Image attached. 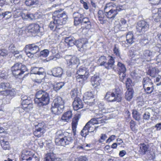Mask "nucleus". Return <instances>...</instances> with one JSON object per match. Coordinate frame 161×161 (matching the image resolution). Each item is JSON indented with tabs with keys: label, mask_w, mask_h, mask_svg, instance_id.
Masks as SVG:
<instances>
[{
	"label": "nucleus",
	"mask_w": 161,
	"mask_h": 161,
	"mask_svg": "<svg viewBox=\"0 0 161 161\" xmlns=\"http://www.w3.org/2000/svg\"><path fill=\"white\" fill-rule=\"evenodd\" d=\"M150 3L155 5H158L160 3L161 0H149Z\"/></svg>",
	"instance_id": "56"
},
{
	"label": "nucleus",
	"mask_w": 161,
	"mask_h": 161,
	"mask_svg": "<svg viewBox=\"0 0 161 161\" xmlns=\"http://www.w3.org/2000/svg\"><path fill=\"white\" fill-rule=\"evenodd\" d=\"M156 81L157 82H158L156 84L157 86L161 85V76H159L158 77H157L156 79Z\"/></svg>",
	"instance_id": "59"
},
{
	"label": "nucleus",
	"mask_w": 161,
	"mask_h": 161,
	"mask_svg": "<svg viewBox=\"0 0 161 161\" xmlns=\"http://www.w3.org/2000/svg\"><path fill=\"white\" fill-rule=\"evenodd\" d=\"M27 161H39V160L37 157H29V159Z\"/></svg>",
	"instance_id": "57"
},
{
	"label": "nucleus",
	"mask_w": 161,
	"mask_h": 161,
	"mask_svg": "<svg viewBox=\"0 0 161 161\" xmlns=\"http://www.w3.org/2000/svg\"><path fill=\"white\" fill-rule=\"evenodd\" d=\"M75 45L77 47L80 48H82L83 47V43L80 40L76 41Z\"/></svg>",
	"instance_id": "52"
},
{
	"label": "nucleus",
	"mask_w": 161,
	"mask_h": 161,
	"mask_svg": "<svg viewBox=\"0 0 161 161\" xmlns=\"http://www.w3.org/2000/svg\"><path fill=\"white\" fill-rule=\"evenodd\" d=\"M117 15V13L113 9H110L109 11L105 12V15L106 17L108 19H111V20H113L116 16Z\"/></svg>",
	"instance_id": "19"
},
{
	"label": "nucleus",
	"mask_w": 161,
	"mask_h": 161,
	"mask_svg": "<svg viewBox=\"0 0 161 161\" xmlns=\"http://www.w3.org/2000/svg\"><path fill=\"white\" fill-rule=\"evenodd\" d=\"M67 64L70 68H75L77 67L79 63V59L75 56L71 55H66L64 57Z\"/></svg>",
	"instance_id": "7"
},
{
	"label": "nucleus",
	"mask_w": 161,
	"mask_h": 161,
	"mask_svg": "<svg viewBox=\"0 0 161 161\" xmlns=\"http://www.w3.org/2000/svg\"><path fill=\"white\" fill-rule=\"evenodd\" d=\"M126 41L127 44L131 45L135 42V38L133 33L131 32H129L126 35Z\"/></svg>",
	"instance_id": "22"
},
{
	"label": "nucleus",
	"mask_w": 161,
	"mask_h": 161,
	"mask_svg": "<svg viewBox=\"0 0 161 161\" xmlns=\"http://www.w3.org/2000/svg\"><path fill=\"white\" fill-rule=\"evenodd\" d=\"M134 90L131 88H128L125 93V98L130 101L133 97Z\"/></svg>",
	"instance_id": "30"
},
{
	"label": "nucleus",
	"mask_w": 161,
	"mask_h": 161,
	"mask_svg": "<svg viewBox=\"0 0 161 161\" xmlns=\"http://www.w3.org/2000/svg\"><path fill=\"white\" fill-rule=\"evenodd\" d=\"M120 7H123L122 5H118L116 7V9H113L114 10H115L116 12L117 13V14H118V12L123 9V8H120Z\"/></svg>",
	"instance_id": "58"
},
{
	"label": "nucleus",
	"mask_w": 161,
	"mask_h": 161,
	"mask_svg": "<svg viewBox=\"0 0 161 161\" xmlns=\"http://www.w3.org/2000/svg\"><path fill=\"white\" fill-rule=\"evenodd\" d=\"M44 71V69L41 67H32L31 68V73L32 74L42 75Z\"/></svg>",
	"instance_id": "27"
},
{
	"label": "nucleus",
	"mask_w": 161,
	"mask_h": 161,
	"mask_svg": "<svg viewBox=\"0 0 161 161\" xmlns=\"http://www.w3.org/2000/svg\"><path fill=\"white\" fill-rule=\"evenodd\" d=\"M115 91L114 92H108L106 93L105 96V98L110 102H114V97L115 95Z\"/></svg>",
	"instance_id": "29"
},
{
	"label": "nucleus",
	"mask_w": 161,
	"mask_h": 161,
	"mask_svg": "<svg viewBox=\"0 0 161 161\" xmlns=\"http://www.w3.org/2000/svg\"><path fill=\"white\" fill-rule=\"evenodd\" d=\"M70 94L72 97L75 98L77 95L76 91L75 90H72L70 92Z\"/></svg>",
	"instance_id": "60"
},
{
	"label": "nucleus",
	"mask_w": 161,
	"mask_h": 161,
	"mask_svg": "<svg viewBox=\"0 0 161 161\" xmlns=\"http://www.w3.org/2000/svg\"><path fill=\"white\" fill-rule=\"evenodd\" d=\"M25 3L27 6H31L38 4L39 1L38 0H26Z\"/></svg>",
	"instance_id": "41"
},
{
	"label": "nucleus",
	"mask_w": 161,
	"mask_h": 161,
	"mask_svg": "<svg viewBox=\"0 0 161 161\" xmlns=\"http://www.w3.org/2000/svg\"><path fill=\"white\" fill-rule=\"evenodd\" d=\"M153 18L154 19L155 21L158 22L160 21V17L161 16H160L158 14L155 13L154 16H153Z\"/></svg>",
	"instance_id": "55"
},
{
	"label": "nucleus",
	"mask_w": 161,
	"mask_h": 161,
	"mask_svg": "<svg viewBox=\"0 0 161 161\" xmlns=\"http://www.w3.org/2000/svg\"><path fill=\"white\" fill-rule=\"evenodd\" d=\"M28 29L29 32L32 33H40L41 35L43 34V29L37 24H31L28 27Z\"/></svg>",
	"instance_id": "12"
},
{
	"label": "nucleus",
	"mask_w": 161,
	"mask_h": 161,
	"mask_svg": "<svg viewBox=\"0 0 161 161\" xmlns=\"http://www.w3.org/2000/svg\"><path fill=\"white\" fill-rule=\"evenodd\" d=\"M72 105L73 108L75 110H77L83 107V104L82 100L79 97L75 98Z\"/></svg>",
	"instance_id": "14"
},
{
	"label": "nucleus",
	"mask_w": 161,
	"mask_h": 161,
	"mask_svg": "<svg viewBox=\"0 0 161 161\" xmlns=\"http://www.w3.org/2000/svg\"><path fill=\"white\" fill-rule=\"evenodd\" d=\"M55 154L53 153H47L44 158V161H54Z\"/></svg>",
	"instance_id": "37"
},
{
	"label": "nucleus",
	"mask_w": 161,
	"mask_h": 161,
	"mask_svg": "<svg viewBox=\"0 0 161 161\" xmlns=\"http://www.w3.org/2000/svg\"><path fill=\"white\" fill-rule=\"evenodd\" d=\"M143 88L144 89L145 92L147 94L151 93L154 89L153 85L150 86H147L146 87Z\"/></svg>",
	"instance_id": "45"
},
{
	"label": "nucleus",
	"mask_w": 161,
	"mask_h": 161,
	"mask_svg": "<svg viewBox=\"0 0 161 161\" xmlns=\"http://www.w3.org/2000/svg\"><path fill=\"white\" fill-rule=\"evenodd\" d=\"M52 75L56 77H61L63 73V70L60 67L54 68L51 70Z\"/></svg>",
	"instance_id": "23"
},
{
	"label": "nucleus",
	"mask_w": 161,
	"mask_h": 161,
	"mask_svg": "<svg viewBox=\"0 0 161 161\" xmlns=\"http://www.w3.org/2000/svg\"><path fill=\"white\" fill-rule=\"evenodd\" d=\"M21 104L23 109L27 112L31 110L33 107L31 98H29L28 100L21 102Z\"/></svg>",
	"instance_id": "13"
},
{
	"label": "nucleus",
	"mask_w": 161,
	"mask_h": 161,
	"mask_svg": "<svg viewBox=\"0 0 161 161\" xmlns=\"http://www.w3.org/2000/svg\"><path fill=\"white\" fill-rule=\"evenodd\" d=\"M155 53L154 52H152L149 50H146L144 51L142 57L147 61H149L153 58Z\"/></svg>",
	"instance_id": "17"
},
{
	"label": "nucleus",
	"mask_w": 161,
	"mask_h": 161,
	"mask_svg": "<svg viewBox=\"0 0 161 161\" xmlns=\"http://www.w3.org/2000/svg\"><path fill=\"white\" fill-rule=\"evenodd\" d=\"M53 21L50 22L49 25V27L50 29L53 31H56L58 34L61 33V29L62 27L60 25H58L57 23L56 22L55 19H53Z\"/></svg>",
	"instance_id": "15"
},
{
	"label": "nucleus",
	"mask_w": 161,
	"mask_h": 161,
	"mask_svg": "<svg viewBox=\"0 0 161 161\" xmlns=\"http://www.w3.org/2000/svg\"><path fill=\"white\" fill-rule=\"evenodd\" d=\"M158 72V69H156L155 67H154L149 69L147 73L151 76L154 77L155 76L156 74Z\"/></svg>",
	"instance_id": "38"
},
{
	"label": "nucleus",
	"mask_w": 161,
	"mask_h": 161,
	"mask_svg": "<svg viewBox=\"0 0 161 161\" xmlns=\"http://www.w3.org/2000/svg\"><path fill=\"white\" fill-rule=\"evenodd\" d=\"M117 69L119 77V80L123 82L125 76L126 68L125 65L120 62H118L117 64Z\"/></svg>",
	"instance_id": "11"
},
{
	"label": "nucleus",
	"mask_w": 161,
	"mask_h": 161,
	"mask_svg": "<svg viewBox=\"0 0 161 161\" xmlns=\"http://www.w3.org/2000/svg\"><path fill=\"white\" fill-rule=\"evenodd\" d=\"M78 120H77L75 118H74L73 119L72 125H75V126H76L78 124Z\"/></svg>",
	"instance_id": "64"
},
{
	"label": "nucleus",
	"mask_w": 161,
	"mask_h": 161,
	"mask_svg": "<svg viewBox=\"0 0 161 161\" xmlns=\"http://www.w3.org/2000/svg\"><path fill=\"white\" fill-rule=\"evenodd\" d=\"M50 100L49 94L46 91L41 90L36 92L34 101L37 106L41 107L47 105Z\"/></svg>",
	"instance_id": "1"
},
{
	"label": "nucleus",
	"mask_w": 161,
	"mask_h": 161,
	"mask_svg": "<svg viewBox=\"0 0 161 161\" xmlns=\"http://www.w3.org/2000/svg\"><path fill=\"white\" fill-rule=\"evenodd\" d=\"M52 104L60 106L64 108V100L60 97H56L54 99Z\"/></svg>",
	"instance_id": "21"
},
{
	"label": "nucleus",
	"mask_w": 161,
	"mask_h": 161,
	"mask_svg": "<svg viewBox=\"0 0 161 161\" xmlns=\"http://www.w3.org/2000/svg\"><path fill=\"white\" fill-rule=\"evenodd\" d=\"M71 135L67 132L58 134V137L55 140L56 145L65 146L72 143L73 141V138L70 137Z\"/></svg>",
	"instance_id": "3"
},
{
	"label": "nucleus",
	"mask_w": 161,
	"mask_h": 161,
	"mask_svg": "<svg viewBox=\"0 0 161 161\" xmlns=\"http://www.w3.org/2000/svg\"><path fill=\"white\" fill-rule=\"evenodd\" d=\"M87 127L88 124H86L83 129L81 131L80 134L82 136L86 137L88 134V133L89 132L88 131Z\"/></svg>",
	"instance_id": "42"
},
{
	"label": "nucleus",
	"mask_w": 161,
	"mask_h": 161,
	"mask_svg": "<svg viewBox=\"0 0 161 161\" xmlns=\"http://www.w3.org/2000/svg\"><path fill=\"white\" fill-rule=\"evenodd\" d=\"M94 96L92 92H88L85 94V95L83 97L84 100L86 99L89 100L91 98H93Z\"/></svg>",
	"instance_id": "43"
},
{
	"label": "nucleus",
	"mask_w": 161,
	"mask_h": 161,
	"mask_svg": "<svg viewBox=\"0 0 161 161\" xmlns=\"http://www.w3.org/2000/svg\"><path fill=\"white\" fill-rule=\"evenodd\" d=\"M12 16L11 13L9 11L3 12V9L0 8V20L4 18L6 19L10 18Z\"/></svg>",
	"instance_id": "28"
},
{
	"label": "nucleus",
	"mask_w": 161,
	"mask_h": 161,
	"mask_svg": "<svg viewBox=\"0 0 161 161\" xmlns=\"http://www.w3.org/2000/svg\"><path fill=\"white\" fill-rule=\"evenodd\" d=\"M101 80L98 76L94 75L91 78V83L94 87L99 85L101 82Z\"/></svg>",
	"instance_id": "26"
},
{
	"label": "nucleus",
	"mask_w": 161,
	"mask_h": 161,
	"mask_svg": "<svg viewBox=\"0 0 161 161\" xmlns=\"http://www.w3.org/2000/svg\"><path fill=\"white\" fill-rule=\"evenodd\" d=\"M113 52L114 54L117 57H119L120 58V50L118 47H117L116 45H115L114 49H113Z\"/></svg>",
	"instance_id": "48"
},
{
	"label": "nucleus",
	"mask_w": 161,
	"mask_h": 161,
	"mask_svg": "<svg viewBox=\"0 0 161 161\" xmlns=\"http://www.w3.org/2000/svg\"><path fill=\"white\" fill-rule=\"evenodd\" d=\"M41 131H38L37 130H36L34 132V135L35 136L39 137L41 136Z\"/></svg>",
	"instance_id": "62"
},
{
	"label": "nucleus",
	"mask_w": 161,
	"mask_h": 161,
	"mask_svg": "<svg viewBox=\"0 0 161 161\" xmlns=\"http://www.w3.org/2000/svg\"><path fill=\"white\" fill-rule=\"evenodd\" d=\"M49 51L47 49H44L40 53V56L46 57L48 56L49 53Z\"/></svg>",
	"instance_id": "49"
},
{
	"label": "nucleus",
	"mask_w": 161,
	"mask_h": 161,
	"mask_svg": "<svg viewBox=\"0 0 161 161\" xmlns=\"http://www.w3.org/2000/svg\"><path fill=\"white\" fill-rule=\"evenodd\" d=\"M114 97V102L117 101L119 102L121 101L122 97L121 93L119 91V89H116L115 90V94Z\"/></svg>",
	"instance_id": "35"
},
{
	"label": "nucleus",
	"mask_w": 161,
	"mask_h": 161,
	"mask_svg": "<svg viewBox=\"0 0 161 161\" xmlns=\"http://www.w3.org/2000/svg\"><path fill=\"white\" fill-rule=\"evenodd\" d=\"M27 70L26 66L21 63H15L11 68L13 75L16 77L23 74Z\"/></svg>",
	"instance_id": "6"
},
{
	"label": "nucleus",
	"mask_w": 161,
	"mask_h": 161,
	"mask_svg": "<svg viewBox=\"0 0 161 161\" xmlns=\"http://www.w3.org/2000/svg\"><path fill=\"white\" fill-rule=\"evenodd\" d=\"M132 115L133 118L136 120L139 121L141 118V114L136 110H133L132 112Z\"/></svg>",
	"instance_id": "44"
},
{
	"label": "nucleus",
	"mask_w": 161,
	"mask_h": 161,
	"mask_svg": "<svg viewBox=\"0 0 161 161\" xmlns=\"http://www.w3.org/2000/svg\"><path fill=\"white\" fill-rule=\"evenodd\" d=\"M9 84L8 82H3L0 83V93L4 96L11 94L12 91L7 89L9 87Z\"/></svg>",
	"instance_id": "10"
},
{
	"label": "nucleus",
	"mask_w": 161,
	"mask_h": 161,
	"mask_svg": "<svg viewBox=\"0 0 161 161\" xmlns=\"http://www.w3.org/2000/svg\"><path fill=\"white\" fill-rule=\"evenodd\" d=\"M75 41L73 37H66L65 38V42L69 46H72L75 45Z\"/></svg>",
	"instance_id": "32"
},
{
	"label": "nucleus",
	"mask_w": 161,
	"mask_h": 161,
	"mask_svg": "<svg viewBox=\"0 0 161 161\" xmlns=\"http://www.w3.org/2000/svg\"><path fill=\"white\" fill-rule=\"evenodd\" d=\"M107 136L105 134H102L100 137V138L99 140V143L103 142L107 138Z\"/></svg>",
	"instance_id": "54"
},
{
	"label": "nucleus",
	"mask_w": 161,
	"mask_h": 161,
	"mask_svg": "<svg viewBox=\"0 0 161 161\" xmlns=\"http://www.w3.org/2000/svg\"><path fill=\"white\" fill-rule=\"evenodd\" d=\"M50 52L53 55V56L50 57V59L55 61L60 58V55L58 53V51L57 49V47H51Z\"/></svg>",
	"instance_id": "20"
},
{
	"label": "nucleus",
	"mask_w": 161,
	"mask_h": 161,
	"mask_svg": "<svg viewBox=\"0 0 161 161\" xmlns=\"http://www.w3.org/2000/svg\"><path fill=\"white\" fill-rule=\"evenodd\" d=\"M111 4V3H108L106 4L104 8V12L103 11L101 10H100L98 11V17L103 18H105L106 16L105 15V12L106 11V10H107L108 8H109V9H110V5Z\"/></svg>",
	"instance_id": "31"
},
{
	"label": "nucleus",
	"mask_w": 161,
	"mask_h": 161,
	"mask_svg": "<svg viewBox=\"0 0 161 161\" xmlns=\"http://www.w3.org/2000/svg\"><path fill=\"white\" fill-rule=\"evenodd\" d=\"M64 85V83L63 82L55 83L53 86V89L55 91H57L62 88Z\"/></svg>",
	"instance_id": "39"
},
{
	"label": "nucleus",
	"mask_w": 161,
	"mask_h": 161,
	"mask_svg": "<svg viewBox=\"0 0 161 161\" xmlns=\"http://www.w3.org/2000/svg\"><path fill=\"white\" fill-rule=\"evenodd\" d=\"M72 113L71 111H68L64 113L61 117V120L62 121L65 122H69L72 117Z\"/></svg>",
	"instance_id": "18"
},
{
	"label": "nucleus",
	"mask_w": 161,
	"mask_h": 161,
	"mask_svg": "<svg viewBox=\"0 0 161 161\" xmlns=\"http://www.w3.org/2000/svg\"><path fill=\"white\" fill-rule=\"evenodd\" d=\"M25 48L30 50L34 54L36 53L39 51V48L37 46L34 44H29L25 46Z\"/></svg>",
	"instance_id": "24"
},
{
	"label": "nucleus",
	"mask_w": 161,
	"mask_h": 161,
	"mask_svg": "<svg viewBox=\"0 0 161 161\" xmlns=\"http://www.w3.org/2000/svg\"><path fill=\"white\" fill-rule=\"evenodd\" d=\"M143 87H146L147 86L153 85V83L151 80L148 77H146L144 78L142 81Z\"/></svg>",
	"instance_id": "34"
},
{
	"label": "nucleus",
	"mask_w": 161,
	"mask_h": 161,
	"mask_svg": "<svg viewBox=\"0 0 161 161\" xmlns=\"http://www.w3.org/2000/svg\"><path fill=\"white\" fill-rule=\"evenodd\" d=\"M78 75L76 76L77 81L80 82L81 79L83 80H86L88 78L89 75V72L87 69L83 66L80 67L77 72Z\"/></svg>",
	"instance_id": "8"
},
{
	"label": "nucleus",
	"mask_w": 161,
	"mask_h": 161,
	"mask_svg": "<svg viewBox=\"0 0 161 161\" xmlns=\"http://www.w3.org/2000/svg\"><path fill=\"white\" fill-rule=\"evenodd\" d=\"M110 58L108 61L106 57L104 56H102L99 57L97 60V63L101 66H104L107 69H114V64L115 62L114 58L110 56Z\"/></svg>",
	"instance_id": "4"
},
{
	"label": "nucleus",
	"mask_w": 161,
	"mask_h": 161,
	"mask_svg": "<svg viewBox=\"0 0 161 161\" xmlns=\"http://www.w3.org/2000/svg\"><path fill=\"white\" fill-rule=\"evenodd\" d=\"M87 127L89 132H92L96 130L98 126H96L92 125H90L89 124H88Z\"/></svg>",
	"instance_id": "46"
},
{
	"label": "nucleus",
	"mask_w": 161,
	"mask_h": 161,
	"mask_svg": "<svg viewBox=\"0 0 161 161\" xmlns=\"http://www.w3.org/2000/svg\"><path fill=\"white\" fill-rule=\"evenodd\" d=\"M100 117L93 118L90 120L86 124L88 125V124H89L90 125H94L95 124L103 123V120L102 119L99 120V119H100Z\"/></svg>",
	"instance_id": "33"
},
{
	"label": "nucleus",
	"mask_w": 161,
	"mask_h": 161,
	"mask_svg": "<svg viewBox=\"0 0 161 161\" xmlns=\"http://www.w3.org/2000/svg\"><path fill=\"white\" fill-rule=\"evenodd\" d=\"M126 20L123 18H121L120 20V26H121L122 25H125L126 24Z\"/></svg>",
	"instance_id": "63"
},
{
	"label": "nucleus",
	"mask_w": 161,
	"mask_h": 161,
	"mask_svg": "<svg viewBox=\"0 0 161 161\" xmlns=\"http://www.w3.org/2000/svg\"><path fill=\"white\" fill-rule=\"evenodd\" d=\"M25 51L26 55L29 57L31 58L33 57L34 54L32 53V52H31L30 50H29V49H26L25 48Z\"/></svg>",
	"instance_id": "50"
},
{
	"label": "nucleus",
	"mask_w": 161,
	"mask_h": 161,
	"mask_svg": "<svg viewBox=\"0 0 161 161\" xmlns=\"http://www.w3.org/2000/svg\"><path fill=\"white\" fill-rule=\"evenodd\" d=\"M74 18V24L75 25L81 24V28L84 29L85 28L90 29L91 27V23L89 18L85 17L83 14L75 12L73 14Z\"/></svg>",
	"instance_id": "2"
},
{
	"label": "nucleus",
	"mask_w": 161,
	"mask_h": 161,
	"mask_svg": "<svg viewBox=\"0 0 161 161\" xmlns=\"http://www.w3.org/2000/svg\"><path fill=\"white\" fill-rule=\"evenodd\" d=\"M115 135L111 136L106 141V142L107 143L110 142L113 140H114L115 138Z\"/></svg>",
	"instance_id": "61"
},
{
	"label": "nucleus",
	"mask_w": 161,
	"mask_h": 161,
	"mask_svg": "<svg viewBox=\"0 0 161 161\" xmlns=\"http://www.w3.org/2000/svg\"><path fill=\"white\" fill-rule=\"evenodd\" d=\"M153 109L148 110L145 112L143 115V118L144 119L148 120L150 119L151 114H153Z\"/></svg>",
	"instance_id": "40"
},
{
	"label": "nucleus",
	"mask_w": 161,
	"mask_h": 161,
	"mask_svg": "<svg viewBox=\"0 0 161 161\" xmlns=\"http://www.w3.org/2000/svg\"><path fill=\"white\" fill-rule=\"evenodd\" d=\"M0 143L2 148L4 150L9 149L10 148V145L8 142L5 141L3 139H0Z\"/></svg>",
	"instance_id": "36"
},
{
	"label": "nucleus",
	"mask_w": 161,
	"mask_h": 161,
	"mask_svg": "<svg viewBox=\"0 0 161 161\" xmlns=\"http://www.w3.org/2000/svg\"><path fill=\"white\" fill-rule=\"evenodd\" d=\"M8 51L4 49H0V56H6L8 54Z\"/></svg>",
	"instance_id": "53"
},
{
	"label": "nucleus",
	"mask_w": 161,
	"mask_h": 161,
	"mask_svg": "<svg viewBox=\"0 0 161 161\" xmlns=\"http://www.w3.org/2000/svg\"><path fill=\"white\" fill-rule=\"evenodd\" d=\"M64 108L60 106L52 104L51 110L53 114L55 115H59L62 113L64 110Z\"/></svg>",
	"instance_id": "16"
},
{
	"label": "nucleus",
	"mask_w": 161,
	"mask_h": 161,
	"mask_svg": "<svg viewBox=\"0 0 161 161\" xmlns=\"http://www.w3.org/2000/svg\"><path fill=\"white\" fill-rule=\"evenodd\" d=\"M44 123H39L35 126L36 128V130H37L38 131H41L44 129Z\"/></svg>",
	"instance_id": "47"
},
{
	"label": "nucleus",
	"mask_w": 161,
	"mask_h": 161,
	"mask_svg": "<svg viewBox=\"0 0 161 161\" xmlns=\"http://www.w3.org/2000/svg\"><path fill=\"white\" fill-rule=\"evenodd\" d=\"M148 146L145 144H141L138 152L139 153L142 155L147 154L149 152Z\"/></svg>",
	"instance_id": "25"
},
{
	"label": "nucleus",
	"mask_w": 161,
	"mask_h": 161,
	"mask_svg": "<svg viewBox=\"0 0 161 161\" xmlns=\"http://www.w3.org/2000/svg\"><path fill=\"white\" fill-rule=\"evenodd\" d=\"M149 27L148 22L144 20H142L138 22L136 29L140 32H144L148 30Z\"/></svg>",
	"instance_id": "9"
},
{
	"label": "nucleus",
	"mask_w": 161,
	"mask_h": 161,
	"mask_svg": "<svg viewBox=\"0 0 161 161\" xmlns=\"http://www.w3.org/2000/svg\"><path fill=\"white\" fill-rule=\"evenodd\" d=\"M53 19H55L56 22L61 26L65 24L68 19L67 15L65 12H62L61 10H58L55 11L53 15Z\"/></svg>",
	"instance_id": "5"
},
{
	"label": "nucleus",
	"mask_w": 161,
	"mask_h": 161,
	"mask_svg": "<svg viewBox=\"0 0 161 161\" xmlns=\"http://www.w3.org/2000/svg\"><path fill=\"white\" fill-rule=\"evenodd\" d=\"M74 161H88V159L86 156H81L75 159Z\"/></svg>",
	"instance_id": "51"
}]
</instances>
